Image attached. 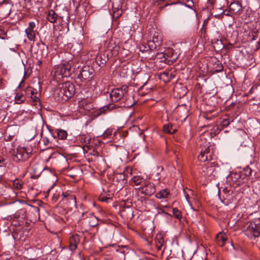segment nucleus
Instances as JSON below:
<instances>
[{
	"label": "nucleus",
	"instance_id": "31",
	"mask_svg": "<svg viewBox=\"0 0 260 260\" xmlns=\"http://www.w3.org/2000/svg\"><path fill=\"white\" fill-rule=\"evenodd\" d=\"M241 172L242 175H245V176L249 177L251 175L252 170L249 166H247Z\"/></svg>",
	"mask_w": 260,
	"mask_h": 260
},
{
	"label": "nucleus",
	"instance_id": "17",
	"mask_svg": "<svg viewBox=\"0 0 260 260\" xmlns=\"http://www.w3.org/2000/svg\"><path fill=\"white\" fill-rule=\"evenodd\" d=\"M108 60V57L105 54H100L96 56L95 61L99 66L103 67Z\"/></svg>",
	"mask_w": 260,
	"mask_h": 260
},
{
	"label": "nucleus",
	"instance_id": "8",
	"mask_svg": "<svg viewBox=\"0 0 260 260\" xmlns=\"http://www.w3.org/2000/svg\"><path fill=\"white\" fill-rule=\"evenodd\" d=\"M214 152L213 148L210 146L206 148L204 150H202L199 155L198 158L201 162H205L210 161L213 159Z\"/></svg>",
	"mask_w": 260,
	"mask_h": 260
},
{
	"label": "nucleus",
	"instance_id": "39",
	"mask_svg": "<svg viewBox=\"0 0 260 260\" xmlns=\"http://www.w3.org/2000/svg\"><path fill=\"white\" fill-rule=\"evenodd\" d=\"M93 108V105L91 104L90 102L86 106H85L83 109L86 110V111H89L90 110L92 109Z\"/></svg>",
	"mask_w": 260,
	"mask_h": 260
},
{
	"label": "nucleus",
	"instance_id": "20",
	"mask_svg": "<svg viewBox=\"0 0 260 260\" xmlns=\"http://www.w3.org/2000/svg\"><path fill=\"white\" fill-rule=\"evenodd\" d=\"M155 242L157 250H160L164 244V238L160 235H157L155 239Z\"/></svg>",
	"mask_w": 260,
	"mask_h": 260
},
{
	"label": "nucleus",
	"instance_id": "43",
	"mask_svg": "<svg viewBox=\"0 0 260 260\" xmlns=\"http://www.w3.org/2000/svg\"><path fill=\"white\" fill-rule=\"evenodd\" d=\"M6 165V159L3 158H0V167H5Z\"/></svg>",
	"mask_w": 260,
	"mask_h": 260
},
{
	"label": "nucleus",
	"instance_id": "46",
	"mask_svg": "<svg viewBox=\"0 0 260 260\" xmlns=\"http://www.w3.org/2000/svg\"><path fill=\"white\" fill-rule=\"evenodd\" d=\"M222 14H223L224 15L226 16H231L233 14H231L230 12H229V10H225L222 11L221 13Z\"/></svg>",
	"mask_w": 260,
	"mask_h": 260
},
{
	"label": "nucleus",
	"instance_id": "57",
	"mask_svg": "<svg viewBox=\"0 0 260 260\" xmlns=\"http://www.w3.org/2000/svg\"><path fill=\"white\" fill-rule=\"evenodd\" d=\"M6 3V0H0V5Z\"/></svg>",
	"mask_w": 260,
	"mask_h": 260
},
{
	"label": "nucleus",
	"instance_id": "5",
	"mask_svg": "<svg viewBox=\"0 0 260 260\" xmlns=\"http://www.w3.org/2000/svg\"><path fill=\"white\" fill-rule=\"evenodd\" d=\"M128 92V86L123 85L119 88L113 89L110 93V98L112 101L118 102L126 98Z\"/></svg>",
	"mask_w": 260,
	"mask_h": 260
},
{
	"label": "nucleus",
	"instance_id": "48",
	"mask_svg": "<svg viewBox=\"0 0 260 260\" xmlns=\"http://www.w3.org/2000/svg\"><path fill=\"white\" fill-rule=\"evenodd\" d=\"M119 48V47L118 46H115L114 49V51H113L114 52L113 53V54L117 55V52H118V49Z\"/></svg>",
	"mask_w": 260,
	"mask_h": 260
},
{
	"label": "nucleus",
	"instance_id": "64",
	"mask_svg": "<svg viewBox=\"0 0 260 260\" xmlns=\"http://www.w3.org/2000/svg\"><path fill=\"white\" fill-rule=\"evenodd\" d=\"M7 4H9L10 2V0H6Z\"/></svg>",
	"mask_w": 260,
	"mask_h": 260
},
{
	"label": "nucleus",
	"instance_id": "1",
	"mask_svg": "<svg viewBox=\"0 0 260 260\" xmlns=\"http://www.w3.org/2000/svg\"><path fill=\"white\" fill-rule=\"evenodd\" d=\"M75 92L74 85L70 82H66L58 84L54 89V96L58 101H67L74 95Z\"/></svg>",
	"mask_w": 260,
	"mask_h": 260
},
{
	"label": "nucleus",
	"instance_id": "36",
	"mask_svg": "<svg viewBox=\"0 0 260 260\" xmlns=\"http://www.w3.org/2000/svg\"><path fill=\"white\" fill-rule=\"evenodd\" d=\"M99 200L102 202H105L108 203L112 201V198L110 197H105L103 194H101L99 198Z\"/></svg>",
	"mask_w": 260,
	"mask_h": 260
},
{
	"label": "nucleus",
	"instance_id": "33",
	"mask_svg": "<svg viewBox=\"0 0 260 260\" xmlns=\"http://www.w3.org/2000/svg\"><path fill=\"white\" fill-rule=\"evenodd\" d=\"M90 102L89 100L86 99H81L79 102V106L81 108H84Z\"/></svg>",
	"mask_w": 260,
	"mask_h": 260
},
{
	"label": "nucleus",
	"instance_id": "15",
	"mask_svg": "<svg viewBox=\"0 0 260 260\" xmlns=\"http://www.w3.org/2000/svg\"><path fill=\"white\" fill-rule=\"evenodd\" d=\"M226 235L222 233H218L216 237V242L218 245L222 247L227 241Z\"/></svg>",
	"mask_w": 260,
	"mask_h": 260
},
{
	"label": "nucleus",
	"instance_id": "24",
	"mask_svg": "<svg viewBox=\"0 0 260 260\" xmlns=\"http://www.w3.org/2000/svg\"><path fill=\"white\" fill-rule=\"evenodd\" d=\"M41 48L44 50L45 49H47V46L43 43H37L36 45H34L31 46V50L34 52V53H38V48Z\"/></svg>",
	"mask_w": 260,
	"mask_h": 260
},
{
	"label": "nucleus",
	"instance_id": "18",
	"mask_svg": "<svg viewBox=\"0 0 260 260\" xmlns=\"http://www.w3.org/2000/svg\"><path fill=\"white\" fill-rule=\"evenodd\" d=\"M163 132L166 134H174L177 132V129L173 128V125L168 123L164 125Z\"/></svg>",
	"mask_w": 260,
	"mask_h": 260
},
{
	"label": "nucleus",
	"instance_id": "6",
	"mask_svg": "<svg viewBox=\"0 0 260 260\" xmlns=\"http://www.w3.org/2000/svg\"><path fill=\"white\" fill-rule=\"evenodd\" d=\"M93 73L94 70L92 67L89 66H85L81 69L76 79L81 82L89 80L92 78Z\"/></svg>",
	"mask_w": 260,
	"mask_h": 260
},
{
	"label": "nucleus",
	"instance_id": "25",
	"mask_svg": "<svg viewBox=\"0 0 260 260\" xmlns=\"http://www.w3.org/2000/svg\"><path fill=\"white\" fill-rule=\"evenodd\" d=\"M143 178L139 176H136L133 177L130 181V183L132 185H140L144 181Z\"/></svg>",
	"mask_w": 260,
	"mask_h": 260
},
{
	"label": "nucleus",
	"instance_id": "52",
	"mask_svg": "<svg viewBox=\"0 0 260 260\" xmlns=\"http://www.w3.org/2000/svg\"><path fill=\"white\" fill-rule=\"evenodd\" d=\"M131 188H125V191L126 192V194H125V196H128L127 193H129V194H131Z\"/></svg>",
	"mask_w": 260,
	"mask_h": 260
},
{
	"label": "nucleus",
	"instance_id": "9",
	"mask_svg": "<svg viewBox=\"0 0 260 260\" xmlns=\"http://www.w3.org/2000/svg\"><path fill=\"white\" fill-rule=\"evenodd\" d=\"M63 202L72 206H76V199L75 195L70 191L63 192L62 193Z\"/></svg>",
	"mask_w": 260,
	"mask_h": 260
},
{
	"label": "nucleus",
	"instance_id": "28",
	"mask_svg": "<svg viewBox=\"0 0 260 260\" xmlns=\"http://www.w3.org/2000/svg\"><path fill=\"white\" fill-rule=\"evenodd\" d=\"M15 99L16 104H20L25 100L26 98L22 93H17L15 95Z\"/></svg>",
	"mask_w": 260,
	"mask_h": 260
},
{
	"label": "nucleus",
	"instance_id": "60",
	"mask_svg": "<svg viewBox=\"0 0 260 260\" xmlns=\"http://www.w3.org/2000/svg\"><path fill=\"white\" fill-rule=\"evenodd\" d=\"M190 3H191V5H187V6H188V7H189V8H191V6L193 5V3L192 1H190Z\"/></svg>",
	"mask_w": 260,
	"mask_h": 260
},
{
	"label": "nucleus",
	"instance_id": "11",
	"mask_svg": "<svg viewBox=\"0 0 260 260\" xmlns=\"http://www.w3.org/2000/svg\"><path fill=\"white\" fill-rule=\"evenodd\" d=\"M117 108V106L114 104H111L105 106L100 109L95 110L94 112L93 115L95 117H98L102 114H105L107 111H111L114 109Z\"/></svg>",
	"mask_w": 260,
	"mask_h": 260
},
{
	"label": "nucleus",
	"instance_id": "2",
	"mask_svg": "<svg viewBox=\"0 0 260 260\" xmlns=\"http://www.w3.org/2000/svg\"><path fill=\"white\" fill-rule=\"evenodd\" d=\"M74 66V61L70 60L56 66L53 71L54 80L59 82L63 78L70 76L75 72Z\"/></svg>",
	"mask_w": 260,
	"mask_h": 260
},
{
	"label": "nucleus",
	"instance_id": "19",
	"mask_svg": "<svg viewBox=\"0 0 260 260\" xmlns=\"http://www.w3.org/2000/svg\"><path fill=\"white\" fill-rule=\"evenodd\" d=\"M58 15L53 10H50L47 14V19L51 23H55L56 21Z\"/></svg>",
	"mask_w": 260,
	"mask_h": 260
},
{
	"label": "nucleus",
	"instance_id": "34",
	"mask_svg": "<svg viewBox=\"0 0 260 260\" xmlns=\"http://www.w3.org/2000/svg\"><path fill=\"white\" fill-rule=\"evenodd\" d=\"M173 214L177 219H181L182 218L181 212L176 208L173 209Z\"/></svg>",
	"mask_w": 260,
	"mask_h": 260
},
{
	"label": "nucleus",
	"instance_id": "38",
	"mask_svg": "<svg viewBox=\"0 0 260 260\" xmlns=\"http://www.w3.org/2000/svg\"><path fill=\"white\" fill-rule=\"evenodd\" d=\"M250 36L252 37V40H255L258 36L257 31H252Z\"/></svg>",
	"mask_w": 260,
	"mask_h": 260
},
{
	"label": "nucleus",
	"instance_id": "49",
	"mask_svg": "<svg viewBox=\"0 0 260 260\" xmlns=\"http://www.w3.org/2000/svg\"><path fill=\"white\" fill-rule=\"evenodd\" d=\"M24 1L25 4L26 6L31 5V0H24Z\"/></svg>",
	"mask_w": 260,
	"mask_h": 260
},
{
	"label": "nucleus",
	"instance_id": "30",
	"mask_svg": "<svg viewBox=\"0 0 260 260\" xmlns=\"http://www.w3.org/2000/svg\"><path fill=\"white\" fill-rule=\"evenodd\" d=\"M232 121H233V120H231L229 118L223 119L220 123V126L221 127V128H220V130L221 131V129H223L227 127Z\"/></svg>",
	"mask_w": 260,
	"mask_h": 260
},
{
	"label": "nucleus",
	"instance_id": "58",
	"mask_svg": "<svg viewBox=\"0 0 260 260\" xmlns=\"http://www.w3.org/2000/svg\"><path fill=\"white\" fill-rule=\"evenodd\" d=\"M159 54L160 53H158L157 54V56H158V58H160V59H162L163 56L162 55H160Z\"/></svg>",
	"mask_w": 260,
	"mask_h": 260
},
{
	"label": "nucleus",
	"instance_id": "51",
	"mask_svg": "<svg viewBox=\"0 0 260 260\" xmlns=\"http://www.w3.org/2000/svg\"><path fill=\"white\" fill-rule=\"evenodd\" d=\"M174 77H175V74H174L173 72H171V71H170L169 80L173 79Z\"/></svg>",
	"mask_w": 260,
	"mask_h": 260
},
{
	"label": "nucleus",
	"instance_id": "61",
	"mask_svg": "<svg viewBox=\"0 0 260 260\" xmlns=\"http://www.w3.org/2000/svg\"><path fill=\"white\" fill-rule=\"evenodd\" d=\"M185 198H186V200H187V201H188V200H189V196H188V194H186L185 195Z\"/></svg>",
	"mask_w": 260,
	"mask_h": 260
},
{
	"label": "nucleus",
	"instance_id": "4",
	"mask_svg": "<svg viewBox=\"0 0 260 260\" xmlns=\"http://www.w3.org/2000/svg\"><path fill=\"white\" fill-rule=\"evenodd\" d=\"M245 232L248 236L258 237L260 235V218H255L251 221Z\"/></svg>",
	"mask_w": 260,
	"mask_h": 260
},
{
	"label": "nucleus",
	"instance_id": "56",
	"mask_svg": "<svg viewBox=\"0 0 260 260\" xmlns=\"http://www.w3.org/2000/svg\"><path fill=\"white\" fill-rule=\"evenodd\" d=\"M111 135V134L109 132H105L104 134H103V135L105 136V135H106V136H108V135Z\"/></svg>",
	"mask_w": 260,
	"mask_h": 260
},
{
	"label": "nucleus",
	"instance_id": "26",
	"mask_svg": "<svg viewBox=\"0 0 260 260\" xmlns=\"http://www.w3.org/2000/svg\"><path fill=\"white\" fill-rule=\"evenodd\" d=\"M236 180L238 184L243 183L248 180V177L242 175V172H240L239 173L236 174Z\"/></svg>",
	"mask_w": 260,
	"mask_h": 260
},
{
	"label": "nucleus",
	"instance_id": "42",
	"mask_svg": "<svg viewBox=\"0 0 260 260\" xmlns=\"http://www.w3.org/2000/svg\"><path fill=\"white\" fill-rule=\"evenodd\" d=\"M169 74H170V71H166L161 74V76H165L166 77H167V79L169 80Z\"/></svg>",
	"mask_w": 260,
	"mask_h": 260
},
{
	"label": "nucleus",
	"instance_id": "13",
	"mask_svg": "<svg viewBox=\"0 0 260 260\" xmlns=\"http://www.w3.org/2000/svg\"><path fill=\"white\" fill-rule=\"evenodd\" d=\"M159 55L163 56V58H164V60L163 61H168L173 62L177 58L176 55L174 56L173 51L172 49H168L164 53H160Z\"/></svg>",
	"mask_w": 260,
	"mask_h": 260
},
{
	"label": "nucleus",
	"instance_id": "41",
	"mask_svg": "<svg viewBox=\"0 0 260 260\" xmlns=\"http://www.w3.org/2000/svg\"><path fill=\"white\" fill-rule=\"evenodd\" d=\"M42 141L44 142V145L46 146L48 145L50 143L49 139L46 137H43L42 139Z\"/></svg>",
	"mask_w": 260,
	"mask_h": 260
},
{
	"label": "nucleus",
	"instance_id": "40",
	"mask_svg": "<svg viewBox=\"0 0 260 260\" xmlns=\"http://www.w3.org/2000/svg\"><path fill=\"white\" fill-rule=\"evenodd\" d=\"M27 28L35 30V28H36V23L34 22H30L28 23V26Z\"/></svg>",
	"mask_w": 260,
	"mask_h": 260
},
{
	"label": "nucleus",
	"instance_id": "55",
	"mask_svg": "<svg viewBox=\"0 0 260 260\" xmlns=\"http://www.w3.org/2000/svg\"><path fill=\"white\" fill-rule=\"evenodd\" d=\"M15 134L16 133H14V134H12V135H11L10 134H9V137H10V140L12 139V137H13L15 135Z\"/></svg>",
	"mask_w": 260,
	"mask_h": 260
},
{
	"label": "nucleus",
	"instance_id": "27",
	"mask_svg": "<svg viewBox=\"0 0 260 260\" xmlns=\"http://www.w3.org/2000/svg\"><path fill=\"white\" fill-rule=\"evenodd\" d=\"M25 31L28 40L30 41L35 40L36 38V31L35 30L27 28Z\"/></svg>",
	"mask_w": 260,
	"mask_h": 260
},
{
	"label": "nucleus",
	"instance_id": "7",
	"mask_svg": "<svg viewBox=\"0 0 260 260\" xmlns=\"http://www.w3.org/2000/svg\"><path fill=\"white\" fill-rule=\"evenodd\" d=\"M136 190H138L141 193L148 196L153 194L156 191L155 185L152 182L147 181H145L144 184L142 186L136 188Z\"/></svg>",
	"mask_w": 260,
	"mask_h": 260
},
{
	"label": "nucleus",
	"instance_id": "10",
	"mask_svg": "<svg viewBox=\"0 0 260 260\" xmlns=\"http://www.w3.org/2000/svg\"><path fill=\"white\" fill-rule=\"evenodd\" d=\"M161 41V37L158 33H155L153 36L152 40L148 42V45L151 50L156 48L157 46L160 45Z\"/></svg>",
	"mask_w": 260,
	"mask_h": 260
},
{
	"label": "nucleus",
	"instance_id": "14",
	"mask_svg": "<svg viewBox=\"0 0 260 260\" xmlns=\"http://www.w3.org/2000/svg\"><path fill=\"white\" fill-rule=\"evenodd\" d=\"M70 248L72 251L75 250L80 242L79 236L78 235H73L70 238Z\"/></svg>",
	"mask_w": 260,
	"mask_h": 260
},
{
	"label": "nucleus",
	"instance_id": "29",
	"mask_svg": "<svg viewBox=\"0 0 260 260\" xmlns=\"http://www.w3.org/2000/svg\"><path fill=\"white\" fill-rule=\"evenodd\" d=\"M13 186L15 189L20 190L22 188L24 183L21 180L17 178L13 180Z\"/></svg>",
	"mask_w": 260,
	"mask_h": 260
},
{
	"label": "nucleus",
	"instance_id": "44",
	"mask_svg": "<svg viewBox=\"0 0 260 260\" xmlns=\"http://www.w3.org/2000/svg\"><path fill=\"white\" fill-rule=\"evenodd\" d=\"M6 35V32L4 30L2 29V28L0 27V38L4 39H5V37L4 36Z\"/></svg>",
	"mask_w": 260,
	"mask_h": 260
},
{
	"label": "nucleus",
	"instance_id": "37",
	"mask_svg": "<svg viewBox=\"0 0 260 260\" xmlns=\"http://www.w3.org/2000/svg\"><path fill=\"white\" fill-rule=\"evenodd\" d=\"M88 223L90 226L94 227L98 224V218L94 216L89 221Z\"/></svg>",
	"mask_w": 260,
	"mask_h": 260
},
{
	"label": "nucleus",
	"instance_id": "32",
	"mask_svg": "<svg viewBox=\"0 0 260 260\" xmlns=\"http://www.w3.org/2000/svg\"><path fill=\"white\" fill-rule=\"evenodd\" d=\"M67 133L66 131L63 129L58 130L57 136L59 139L64 140L67 137Z\"/></svg>",
	"mask_w": 260,
	"mask_h": 260
},
{
	"label": "nucleus",
	"instance_id": "45",
	"mask_svg": "<svg viewBox=\"0 0 260 260\" xmlns=\"http://www.w3.org/2000/svg\"><path fill=\"white\" fill-rule=\"evenodd\" d=\"M212 43H215V44H221L222 45V42H221V40H220V39H214L213 41H212Z\"/></svg>",
	"mask_w": 260,
	"mask_h": 260
},
{
	"label": "nucleus",
	"instance_id": "35",
	"mask_svg": "<svg viewBox=\"0 0 260 260\" xmlns=\"http://www.w3.org/2000/svg\"><path fill=\"white\" fill-rule=\"evenodd\" d=\"M26 92L27 94H31V95H34L37 93V89L34 88L32 87L29 86L26 90Z\"/></svg>",
	"mask_w": 260,
	"mask_h": 260
},
{
	"label": "nucleus",
	"instance_id": "54",
	"mask_svg": "<svg viewBox=\"0 0 260 260\" xmlns=\"http://www.w3.org/2000/svg\"><path fill=\"white\" fill-rule=\"evenodd\" d=\"M13 216V218H18L19 217V215L17 213H15Z\"/></svg>",
	"mask_w": 260,
	"mask_h": 260
},
{
	"label": "nucleus",
	"instance_id": "22",
	"mask_svg": "<svg viewBox=\"0 0 260 260\" xmlns=\"http://www.w3.org/2000/svg\"><path fill=\"white\" fill-rule=\"evenodd\" d=\"M113 17L116 19H118L122 14V10L119 6L115 7L114 5L112 7Z\"/></svg>",
	"mask_w": 260,
	"mask_h": 260
},
{
	"label": "nucleus",
	"instance_id": "16",
	"mask_svg": "<svg viewBox=\"0 0 260 260\" xmlns=\"http://www.w3.org/2000/svg\"><path fill=\"white\" fill-rule=\"evenodd\" d=\"M127 175L124 171L122 173H117L114 175L113 180L114 182L121 183L122 184L126 182V177Z\"/></svg>",
	"mask_w": 260,
	"mask_h": 260
},
{
	"label": "nucleus",
	"instance_id": "53",
	"mask_svg": "<svg viewBox=\"0 0 260 260\" xmlns=\"http://www.w3.org/2000/svg\"><path fill=\"white\" fill-rule=\"evenodd\" d=\"M208 3L212 6H214L215 0H208Z\"/></svg>",
	"mask_w": 260,
	"mask_h": 260
},
{
	"label": "nucleus",
	"instance_id": "63",
	"mask_svg": "<svg viewBox=\"0 0 260 260\" xmlns=\"http://www.w3.org/2000/svg\"><path fill=\"white\" fill-rule=\"evenodd\" d=\"M129 170L130 171V174H131V173H132V170H131V169H129V168H127V171L128 172Z\"/></svg>",
	"mask_w": 260,
	"mask_h": 260
},
{
	"label": "nucleus",
	"instance_id": "62",
	"mask_svg": "<svg viewBox=\"0 0 260 260\" xmlns=\"http://www.w3.org/2000/svg\"><path fill=\"white\" fill-rule=\"evenodd\" d=\"M42 64V61L41 60H38V64L40 66Z\"/></svg>",
	"mask_w": 260,
	"mask_h": 260
},
{
	"label": "nucleus",
	"instance_id": "59",
	"mask_svg": "<svg viewBox=\"0 0 260 260\" xmlns=\"http://www.w3.org/2000/svg\"><path fill=\"white\" fill-rule=\"evenodd\" d=\"M206 27H204V29L202 30V29H201V31L202 32L206 33Z\"/></svg>",
	"mask_w": 260,
	"mask_h": 260
},
{
	"label": "nucleus",
	"instance_id": "12",
	"mask_svg": "<svg viewBox=\"0 0 260 260\" xmlns=\"http://www.w3.org/2000/svg\"><path fill=\"white\" fill-rule=\"evenodd\" d=\"M242 8V4L239 1H234L230 4L229 7V12L231 14H236L241 11Z\"/></svg>",
	"mask_w": 260,
	"mask_h": 260
},
{
	"label": "nucleus",
	"instance_id": "3",
	"mask_svg": "<svg viewBox=\"0 0 260 260\" xmlns=\"http://www.w3.org/2000/svg\"><path fill=\"white\" fill-rule=\"evenodd\" d=\"M32 151L31 147H19L14 151L13 159L15 161H25L30 157Z\"/></svg>",
	"mask_w": 260,
	"mask_h": 260
},
{
	"label": "nucleus",
	"instance_id": "23",
	"mask_svg": "<svg viewBox=\"0 0 260 260\" xmlns=\"http://www.w3.org/2000/svg\"><path fill=\"white\" fill-rule=\"evenodd\" d=\"M228 4V0H215L214 6L220 10H222L225 5Z\"/></svg>",
	"mask_w": 260,
	"mask_h": 260
},
{
	"label": "nucleus",
	"instance_id": "21",
	"mask_svg": "<svg viewBox=\"0 0 260 260\" xmlns=\"http://www.w3.org/2000/svg\"><path fill=\"white\" fill-rule=\"evenodd\" d=\"M170 194V191L168 189H164L160 190L155 194L156 198L159 199H163L168 197Z\"/></svg>",
	"mask_w": 260,
	"mask_h": 260
},
{
	"label": "nucleus",
	"instance_id": "50",
	"mask_svg": "<svg viewBox=\"0 0 260 260\" xmlns=\"http://www.w3.org/2000/svg\"><path fill=\"white\" fill-rule=\"evenodd\" d=\"M223 67L221 63H220V66L219 67V69L216 70V72H221V71L223 70Z\"/></svg>",
	"mask_w": 260,
	"mask_h": 260
},
{
	"label": "nucleus",
	"instance_id": "47",
	"mask_svg": "<svg viewBox=\"0 0 260 260\" xmlns=\"http://www.w3.org/2000/svg\"><path fill=\"white\" fill-rule=\"evenodd\" d=\"M208 22V18L206 19L204 21L203 26H202V30L204 29V27H206Z\"/></svg>",
	"mask_w": 260,
	"mask_h": 260
}]
</instances>
